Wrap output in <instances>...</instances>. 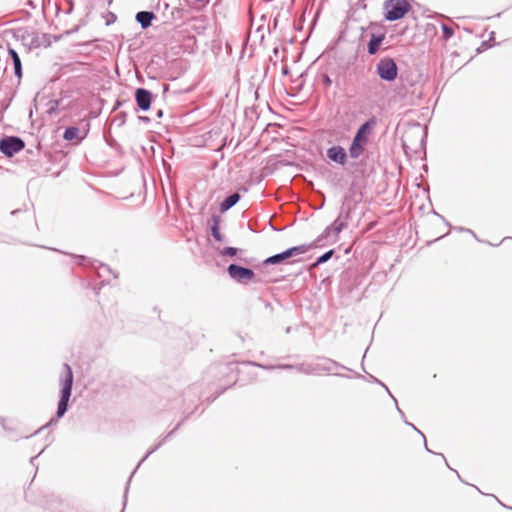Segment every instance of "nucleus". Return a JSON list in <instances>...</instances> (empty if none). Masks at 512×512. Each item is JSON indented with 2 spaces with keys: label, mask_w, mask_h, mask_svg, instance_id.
<instances>
[{
  "label": "nucleus",
  "mask_w": 512,
  "mask_h": 512,
  "mask_svg": "<svg viewBox=\"0 0 512 512\" xmlns=\"http://www.w3.org/2000/svg\"><path fill=\"white\" fill-rule=\"evenodd\" d=\"M124 117H125V115H123V116H119V117H118V118L120 119L121 123H123V122L125 121V120H124Z\"/></svg>",
  "instance_id": "a19ab883"
},
{
  "label": "nucleus",
  "mask_w": 512,
  "mask_h": 512,
  "mask_svg": "<svg viewBox=\"0 0 512 512\" xmlns=\"http://www.w3.org/2000/svg\"><path fill=\"white\" fill-rule=\"evenodd\" d=\"M441 28H442V36L445 40H448L453 36L454 30L452 27H450L446 24H442Z\"/></svg>",
  "instance_id": "393cba45"
},
{
  "label": "nucleus",
  "mask_w": 512,
  "mask_h": 512,
  "mask_svg": "<svg viewBox=\"0 0 512 512\" xmlns=\"http://www.w3.org/2000/svg\"><path fill=\"white\" fill-rule=\"evenodd\" d=\"M55 420L54 419H51L50 422L48 424H46L45 426H42L40 429H38L35 434L39 433L42 429H44L45 427H47L49 424L53 423Z\"/></svg>",
  "instance_id": "c9c22d12"
},
{
  "label": "nucleus",
  "mask_w": 512,
  "mask_h": 512,
  "mask_svg": "<svg viewBox=\"0 0 512 512\" xmlns=\"http://www.w3.org/2000/svg\"><path fill=\"white\" fill-rule=\"evenodd\" d=\"M229 277L238 283H247L255 277L252 269L232 263L227 267Z\"/></svg>",
  "instance_id": "0eeeda50"
},
{
  "label": "nucleus",
  "mask_w": 512,
  "mask_h": 512,
  "mask_svg": "<svg viewBox=\"0 0 512 512\" xmlns=\"http://www.w3.org/2000/svg\"><path fill=\"white\" fill-rule=\"evenodd\" d=\"M76 263L78 265H86V262L89 263V265L94 266V263H92L90 260H88L85 256L77 255L75 256Z\"/></svg>",
  "instance_id": "a878e982"
},
{
  "label": "nucleus",
  "mask_w": 512,
  "mask_h": 512,
  "mask_svg": "<svg viewBox=\"0 0 512 512\" xmlns=\"http://www.w3.org/2000/svg\"><path fill=\"white\" fill-rule=\"evenodd\" d=\"M43 452V450L36 456H33L30 458V463L34 466L35 465V461L37 459V457Z\"/></svg>",
  "instance_id": "72a5a7b5"
},
{
  "label": "nucleus",
  "mask_w": 512,
  "mask_h": 512,
  "mask_svg": "<svg viewBox=\"0 0 512 512\" xmlns=\"http://www.w3.org/2000/svg\"><path fill=\"white\" fill-rule=\"evenodd\" d=\"M378 77L385 82H393L398 77V66L391 57H383L376 64Z\"/></svg>",
  "instance_id": "20e7f679"
},
{
  "label": "nucleus",
  "mask_w": 512,
  "mask_h": 512,
  "mask_svg": "<svg viewBox=\"0 0 512 512\" xmlns=\"http://www.w3.org/2000/svg\"><path fill=\"white\" fill-rule=\"evenodd\" d=\"M405 424H406V425L411 426L415 431H417V432L422 436V438L424 439V443H425V448H426V450H427L428 452H430V453H433V452H432V451L427 447V443H426L425 435H424L420 430H418V429H417V427H416V426H414L412 423H410V422H408V421H405Z\"/></svg>",
  "instance_id": "c85d7f7f"
},
{
  "label": "nucleus",
  "mask_w": 512,
  "mask_h": 512,
  "mask_svg": "<svg viewBox=\"0 0 512 512\" xmlns=\"http://www.w3.org/2000/svg\"><path fill=\"white\" fill-rule=\"evenodd\" d=\"M366 145L367 144L352 139L348 150L349 156L352 159H358L364 153Z\"/></svg>",
  "instance_id": "a211bd4d"
},
{
  "label": "nucleus",
  "mask_w": 512,
  "mask_h": 512,
  "mask_svg": "<svg viewBox=\"0 0 512 512\" xmlns=\"http://www.w3.org/2000/svg\"><path fill=\"white\" fill-rule=\"evenodd\" d=\"M370 379L372 382L377 383V384H379V382H381L379 379H377L376 377H374L372 375L370 376Z\"/></svg>",
  "instance_id": "4c0bfd02"
},
{
  "label": "nucleus",
  "mask_w": 512,
  "mask_h": 512,
  "mask_svg": "<svg viewBox=\"0 0 512 512\" xmlns=\"http://www.w3.org/2000/svg\"><path fill=\"white\" fill-rule=\"evenodd\" d=\"M338 369L351 371L348 367L331 358L320 356L311 361L297 364V371L306 375L333 374L340 377H348L347 375L337 373Z\"/></svg>",
  "instance_id": "f257e3e1"
},
{
  "label": "nucleus",
  "mask_w": 512,
  "mask_h": 512,
  "mask_svg": "<svg viewBox=\"0 0 512 512\" xmlns=\"http://www.w3.org/2000/svg\"><path fill=\"white\" fill-rule=\"evenodd\" d=\"M456 229H457V230H459V231H461V232H468V233L472 234V235H473V237H475V238H476V234H475L472 230H470V229H468V228L458 227V228H456Z\"/></svg>",
  "instance_id": "473e14b6"
},
{
  "label": "nucleus",
  "mask_w": 512,
  "mask_h": 512,
  "mask_svg": "<svg viewBox=\"0 0 512 512\" xmlns=\"http://www.w3.org/2000/svg\"><path fill=\"white\" fill-rule=\"evenodd\" d=\"M500 504L502 505V507L512 509V507H507L505 504H503V503H501V502H500Z\"/></svg>",
  "instance_id": "37998d69"
},
{
  "label": "nucleus",
  "mask_w": 512,
  "mask_h": 512,
  "mask_svg": "<svg viewBox=\"0 0 512 512\" xmlns=\"http://www.w3.org/2000/svg\"><path fill=\"white\" fill-rule=\"evenodd\" d=\"M64 377L61 378L60 399L57 405L56 420L63 417L68 410L69 399L72 394L73 372L68 363L63 364Z\"/></svg>",
  "instance_id": "f03ea898"
},
{
  "label": "nucleus",
  "mask_w": 512,
  "mask_h": 512,
  "mask_svg": "<svg viewBox=\"0 0 512 512\" xmlns=\"http://www.w3.org/2000/svg\"><path fill=\"white\" fill-rule=\"evenodd\" d=\"M139 119H140L141 121H143V122H146V123L150 122V118H149V117H147V116H140V117H139Z\"/></svg>",
  "instance_id": "f704fd0d"
},
{
  "label": "nucleus",
  "mask_w": 512,
  "mask_h": 512,
  "mask_svg": "<svg viewBox=\"0 0 512 512\" xmlns=\"http://www.w3.org/2000/svg\"><path fill=\"white\" fill-rule=\"evenodd\" d=\"M155 14L152 11H139L136 14V21L140 24L142 29H147L152 25V21L155 19Z\"/></svg>",
  "instance_id": "2eb2a0df"
},
{
  "label": "nucleus",
  "mask_w": 512,
  "mask_h": 512,
  "mask_svg": "<svg viewBox=\"0 0 512 512\" xmlns=\"http://www.w3.org/2000/svg\"><path fill=\"white\" fill-rule=\"evenodd\" d=\"M384 39H385L384 33H379V34L372 33L370 40L367 44L368 54L375 55L379 51L380 46H381L382 42L384 41Z\"/></svg>",
  "instance_id": "f8f14e48"
},
{
  "label": "nucleus",
  "mask_w": 512,
  "mask_h": 512,
  "mask_svg": "<svg viewBox=\"0 0 512 512\" xmlns=\"http://www.w3.org/2000/svg\"><path fill=\"white\" fill-rule=\"evenodd\" d=\"M322 82L326 87H329L332 84V80L328 74L322 75Z\"/></svg>",
  "instance_id": "7c9ffc66"
},
{
  "label": "nucleus",
  "mask_w": 512,
  "mask_h": 512,
  "mask_svg": "<svg viewBox=\"0 0 512 512\" xmlns=\"http://www.w3.org/2000/svg\"><path fill=\"white\" fill-rule=\"evenodd\" d=\"M379 385L382 386L384 388L385 391H387V393L393 398L394 402H395V405H396V408L398 410V412L404 416L403 412L401 411V409L398 407V404H397V400L394 398V396L391 394V392L389 391L388 387L383 383V382H379Z\"/></svg>",
  "instance_id": "bb28decb"
},
{
  "label": "nucleus",
  "mask_w": 512,
  "mask_h": 512,
  "mask_svg": "<svg viewBox=\"0 0 512 512\" xmlns=\"http://www.w3.org/2000/svg\"><path fill=\"white\" fill-rule=\"evenodd\" d=\"M379 385L382 386L384 388L385 391H387V393L393 398L394 402H395V405H396V408L398 410V412L404 416L403 412L401 411V409L398 407V404H397V400L394 398V396L391 394V392L389 391L388 387L383 383V382H379Z\"/></svg>",
  "instance_id": "cd10ccee"
},
{
  "label": "nucleus",
  "mask_w": 512,
  "mask_h": 512,
  "mask_svg": "<svg viewBox=\"0 0 512 512\" xmlns=\"http://www.w3.org/2000/svg\"><path fill=\"white\" fill-rule=\"evenodd\" d=\"M333 254H334V250L333 249H331L329 251H326L325 253H323L321 256H319L316 259V261L313 263V266L316 267V266H319L321 264H324L325 262H327L328 260L331 259Z\"/></svg>",
  "instance_id": "5701e85b"
},
{
  "label": "nucleus",
  "mask_w": 512,
  "mask_h": 512,
  "mask_svg": "<svg viewBox=\"0 0 512 512\" xmlns=\"http://www.w3.org/2000/svg\"><path fill=\"white\" fill-rule=\"evenodd\" d=\"M19 210H14L11 212L12 215L16 214Z\"/></svg>",
  "instance_id": "c03bdc74"
},
{
  "label": "nucleus",
  "mask_w": 512,
  "mask_h": 512,
  "mask_svg": "<svg viewBox=\"0 0 512 512\" xmlns=\"http://www.w3.org/2000/svg\"><path fill=\"white\" fill-rule=\"evenodd\" d=\"M377 125V118L372 116L357 129L353 139L364 144L368 143L371 130Z\"/></svg>",
  "instance_id": "1a4fd4ad"
},
{
  "label": "nucleus",
  "mask_w": 512,
  "mask_h": 512,
  "mask_svg": "<svg viewBox=\"0 0 512 512\" xmlns=\"http://www.w3.org/2000/svg\"><path fill=\"white\" fill-rule=\"evenodd\" d=\"M135 101L138 110L146 112L151 108L153 94L148 89L137 88L135 91Z\"/></svg>",
  "instance_id": "9b49d317"
},
{
  "label": "nucleus",
  "mask_w": 512,
  "mask_h": 512,
  "mask_svg": "<svg viewBox=\"0 0 512 512\" xmlns=\"http://www.w3.org/2000/svg\"><path fill=\"white\" fill-rule=\"evenodd\" d=\"M115 20H116V16H115V14H113V13H109V14L107 15V18H106V25H110V24L114 23V22H115Z\"/></svg>",
  "instance_id": "2f4dec72"
},
{
  "label": "nucleus",
  "mask_w": 512,
  "mask_h": 512,
  "mask_svg": "<svg viewBox=\"0 0 512 512\" xmlns=\"http://www.w3.org/2000/svg\"><path fill=\"white\" fill-rule=\"evenodd\" d=\"M405 424H406V425L411 426L415 431H417V432L422 436V438L424 439V443H425V448H426V450H427L428 452H430V453H433V452H432V451L427 447V443H426L425 435H424L420 430H418V429H417V427H416V426H414L412 423H410V422H408V421H405Z\"/></svg>",
  "instance_id": "c756f323"
},
{
  "label": "nucleus",
  "mask_w": 512,
  "mask_h": 512,
  "mask_svg": "<svg viewBox=\"0 0 512 512\" xmlns=\"http://www.w3.org/2000/svg\"><path fill=\"white\" fill-rule=\"evenodd\" d=\"M72 12V6L66 11L67 14H70Z\"/></svg>",
  "instance_id": "79ce46f5"
},
{
  "label": "nucleus",
  "mask_w": 512,
  "mask_h": 512,
  "mask_svg": "<svg viewBox=\"0 0 512 512\" xmlns=\"http://www.w3.org/2000/svg\"><path fill=\"white\" fill-rule=\"evenodd\" d=\"M8 56H9L8 59L13 64L15 76H17L18 78H21L22 77V63H21L19 54L17 53V51L15 49L9 47L8 48Z\"/></svg>",
  "instance_id": "dca6fc26"
},
{
  "label": "nucleus",
  "mask_w": 512,
  "mask_h": 512,
  "mask_svg": "<svg viewBox=\"0 0 512 512\" xmlns=\"http://www.w3.org/2000/svg\"><path fill=\"white\" fill-rule=\"evenodd\" d=\"M9 105H10V100L2 102L3 109H7Z\"/></svg>",
  "instance_id": "e433bc0d"
},
{
  "label": "nucleus",
  "mask_w": 512,
  "mask_h": 512,
  "mask_svg": "<svg viewBox=\"0 0 512 512\" xmlns=\"http://www.w3.org/2000/svg\"><path fill=\"white\" fill-rule=\"evenodd\" d=\"M245 367H249V366H257V367H261V368H264V369H268V370H271V369H274V368H279V369H294L297 371V365H292V364H282V365H278V366H264V365H259V364H256V363H251V362H248V363H245L244 364Z\"/></svg>",
  "instance_id": "412c9836"
},
{
  "label": "nucleus",
  "mask_w": 512,
  "mask_h": 512,
  "mask_svg": "<svg viewBox=\"0 0 512 512\" xmlns=\"http://www.w3.org/2000/svg\"><path fill=\"white\" fill-rule=\"evenodd\" d=\"M331 234L334 235L335 239L340 234V232L336 231L334 222L324 229V231L315 240V243L318 244V243L322 242L324 239L328 238Z\"/></svg>",
  "instance_id": "aec40b11"
},
{
  "label": "nucleus",
  "mask_w": 512,
  "mask_h": 512,
  "mask_svg": "<svg viewBox=\"0 0 512 512\" xmlns=\"http://www.w3.org/2000/svg\"><path fill=\"white\" fill-rule=\"evenodd\" d=\"M217 250L219 254L224 257H235L239 251V249L235 247H225Z\"/></svg>",
  "instance_id": "b1692460"
},
{
  "label": "nucleus",
  "mask_w": 512,
  "mask_h": 512,
  "mask_svg": "<svg viewBox=\"0 0 512 512\" xmlns=\"http://www.w3.org/2000/svg\"><path fill=\"white\" fill-rule=\"evenodd\" d=\"M120 105H121V102H120V101H117V103H116V105H115L114 109H117Z\"/></svg>",
  "instance_id": "ea45409f"
},
{
  "label": "nucleus",
  "mask_w": 512,
  "mask_h": 512,
  "mask_svg": "<svg viewBox=\"0 0 512 512\" xmlns=\"http://www.w3.org/2000/svg\"><path fill=\"white\" fill-rule=\"evenodd\" d=\"M327 159L340 166H345L348 161L347 151L340 145H333L326 150Z\"/></svg>",
  "instance_id": "6e6552de"
},
{
  "label": "nucleus",
  "mask_w": 512,
  "mask_h": 512,
  "mask_svg": "<svg viewBox=\"0 0 512 512\" xmlns=\"http://www.w3.org/2000/svg\"><path fill=\"white\" fill-rule=\"evenodd\" d=\"M311 247H312V245H306V244L290 247V248L284 250L283 252L277 253L275 255H272V256L266 258L263 261V265L280 264L296 255L303 254V253L307 252Z\"/></svg>",
  "instance_id": "39448f33"
},
{
  "label": "nucleus",
  "mask_w": 512,
  "mask_h": 512,
  "mask_svg": "<svg viewBox=\"0 0 512 512\" xmlns=\"http://www.w3.org/2000/svg\"><path fill=\"white\" fill-rule=\"evenodd\" d=\"M25 147V142L18 136H4L0 139V152L6 157H12Z\"/></svg>",
  "instance_id": "423d86ee"
},
{
  "label": "nucleus",
  "mask_w": 512,
  "mask_h": 512,
  "mask_svg": "<svg viewBox=\"0 0 512 512\" xmlns=\"http://www.w3.org/2000/svg\"><path fill=\"white\" fill-rule=\"evenodd\" d=\"M95 269H97V273L99 277H104L105 274H112L113 278H117V275L112 272L110 267L106 264L100 263L98 266H93Z\"/></svg>",
  "instance_id": "4be33fe9"
},
{
  "label": "nucleus",
  "mask_w": 512,
  "mask_h": 512,
  "mask_svg": "<svg viewBox=\"0 0 512 512\" xmlns=\"http://www.w3.org/2000/svg\"><path fill=\"white\" fill-rule=\"evenodd\" d=\"M80 129L76 126H69L63 133V138L67 141L78 140L81 141L84 136H80Z\"/></svg>",
  "instance_id": "6ab92c4d"
},
{
  "label": "nucleus",
  "mask_w": 512,
  "mask_h": 512,
  "mask_svg": "<svg viewBox=\"0 0 512 512\" xmlns=\"http://www.w3.org/2000/svg\"><path fill=\"white\" fill-rule=\"evenodd\" d=\"M220 222H221V216L217 214H213L211 217V225H210V232L212 237L218 241L223 242L224 236L220 232Z\"/></svg>",
  "instance_id": "4468645a"
},
{
  "label": "nucleus",
  "mask_w": 512,
  "mask_h": 512,
  "mask_svg": "<svg viewBox=\"0 0 512 512\" xmlns=\"http://www.w3.org/2000/svg\"><path fill=\"white\" fill-rule=\"evenodd\" d=\"M183 423V421L179 422L176 427L170 431L167 435H165L163 438H161L158 443L154 446H152V448H150L148 450V452L146 453V455L140 460V462L138 463V465L136 466V468L134 469V471L132 472V474L130 475L129 479H128V483H127V486H126V489H125V496L127 495L128 493V489H129V483L133 477V475L135 474L136 470L140 467V465L151 455L153 454L154 452H156L174 433L175 431L181 426V424Z\"/></svg>",
  "instance_id": "9d476101"
},
{
  "label": "nucleus",
  "mask_w": 512,
  "mask_h": 512,
  "mask_svg": "<svg viewBox=\"0 0 512 512\" xmlns=\"http://www.w3.org/2000/svg\"><path fill=\"white\" fill-rule=\"evenodd\" d=\"M384 18L393 22L402 19L411 9L407 0H386L383 5Z\"/></svg>",
  "instance_id": "7ed1b4c3"
},
{
  "label": "nucleus",
  "mask_w": 512,
  "mask_h": 512,
  "mask_svg": "<svg viewBox=\"0 0 512 512\" xmlns=\"http://www.w3.org/2000/svg\"><path fill=\"white\" fill-rule=\"evenodd\" d=\"M240 199L241 195L238 192L230 194L220 203V211L226 212L230 210L240 201Z\"/></svg>",
  "instance_id": "f3484780"
},
{
  "label": "nucleus",
  "mask_w": 512,
  "mask_h": 512,
  "mask_svg": "<svg viewBox=\"0 0 512 512\" xmlns=\"http://www.w3.org/2000/svg\"><path fill=\"white\" fill-rule=\"evenodd\" d=\"M157 118H161L163 116V111L159 109L156 114Z\"/></svg>",
  "instance_id": "58836bf2"
},
{
  "label": "nucleus",
  "mask_w": 512,
  "mask_h": 512,
  "mask_svg": "<svg viewBox=\"0 0 512 512\" xmlns=\"http://www.w3.org/2000/svg\"><path fill=\"white\" fill-rule=\"evenodd\" d=\"M351 208L342 207L338 217L334 220V226L337 232H341L347 226V220L350 218Z\"/></svg>",
  "instance_id": "ddd939ff"
}]
</instances>
